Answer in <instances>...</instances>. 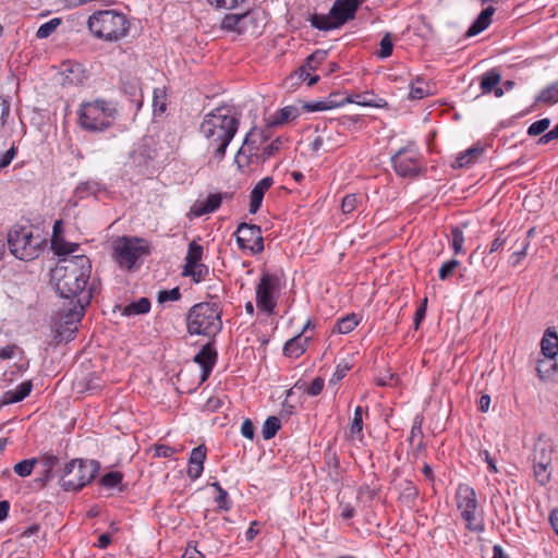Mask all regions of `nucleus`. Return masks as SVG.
I'll return each instance as SVG.
<instances>
[{"instance_id":"17","label":"nucleus","mask_w":558,"mask_h":558,"mask_svg":"<svg viewBox=\"0 0 558 558\" xmlns=\"http://www.w3.org/2000/svg\"><path fill=\"white\" fill-rule=\"evenodd\" d=\"M311 340V337L303 336V332H300L292 339L286 342L283 347V353L288 357L296 359L302 355Z\"/></svg>"},{"instance_id":"5","label":"nucleus","mask_w":558,"mask_h":558,"mask_svg":"<svg viewBox=\"0 0 558 558\" xmlns=\"http://www.w3.org/2000/svg\"><path fill=\"white\" fill-rule=\"evenodd\" d=\"M117 113L112 102L96 99L81 105L77 111L78 124L89 132H102L112 125Z\"/></svg>"},{"instance_id":"63","label":"nucleus","mask_w":558,"mask_h":558,"mask_svg":"<svg viewBox=\"0 0 558 558\" xmlns=\"http://www.w3.org/2000/svg\"><path fill=\"white\" fill-rule=\"evenodd\" d=\"M10 107L8 102L0 97V129L4 125L5 119L9 116Z\"/></svg>"},{"instance_id":"37","label":"nucleus","mask_w":558,"mask_h":558,"mask_svg":"<svg viewBox=\"0 0 558 558\" xmlns=\"http://www.w3.org/2000/svg\"><path fill=\"white\" fill-rule=\"evenodd\" d=\"M37 462L38 460L35 458L22 460L14 465L13 470L19 476L26 477L32 474Z\"/></svg>"},{"instance_id":"43","label":"nucleus","mask_w":558,"mask_h":558,"mask_svg":"<svg viewBox=\"0 0 558 558\" xmlns=\"http://www.w3.org/2000/svg\"><path fill=\"white\" fill-rule=\"evenodd\" d=\"M549 125H550V119L544 118V119L533 122L529 126L526 133L529 136H537V135L543 134L549 128Z\"/></svg>"},{"instance_id":"38","label":"nucleus","mask_w":558,"mask_h":558,"mask_svg":"<svg viewBox=\"0 0 558 558\" xmlns=\"http://www.w3.org/2000/svg\"><path fill=\"white\" fill-rule=\"evenodd\" d=\"M463 244H464L463 231L458 227L452 228L451 229V247L456 255L464 253Z\"/></svg>"},{"instance_id":"7","label":"nucleus","mask_w":558,"mask_h":558,"mask_svg":"<svg viewBox=\"0 0 558 558\" xmlns=\"http://www.w3.org/2000/svg\"><path fill=\"white\" fill-rule=\"evenodd\" d=\"M361 0H336L328 15L314 14L311 16V25L319 31L339 28L348 21L354 19Z\"/></svg>"},{"instance_id":"6","label":"nucleus","mask_w":558,"mask_h":558,"mask_svg":"<svg viewBox=\"0 0 558 558\" xmlns=\"http://www.w3.org/2000/svg\"><path fill=\"white\" fill-rule=\"evenodd\" d=\"M87 25L94 36L107 41H118L129 31V22L125 15L114 10L94 13L89 16Z\"/></svg>"},{"instance_id":"4","label":"nucleus","mask_w":558,"mask_h":558,"mask_svg":"<svg viewBox=\"0 0 558 558\" xmlns=\"http://www.w3.org/2000/svg\"><path fill=\"white\" fill-rule=\"evenodd\" d=\"M46 238L32 226L14 227L8 233L9 250L21 260H33L44 250Z\"/></svg>"},{"instance_id":"36","label":"nucleus","mask_w":558,"mask_h":558,"mask_svg":"<svg viewBox=\"0 0 558 558\" xmlns=\"http://www.w3.org/2000/svg\"><path fill=\"white\" fill-rule=\"evenodd\" d=\"M203 257V246L197 244L195 241L189 244L187 254L185 256V265L191 266L193 264L199 263Z\"/></svg>"},{"instance_id":"22","label":"nucleus","mask_w":558,"mask_h":558,"mask_svg":"<svg viewBox=\"0 0 558 558\" xmlns=\"http://www.w3.org/2000/svg\"><path fill=\"white\" fill-rule=\"evenodd\" d=\"M117 308L124 316H135L146 314L150 310V301L147 298H141L140 300L130 303L129 305H118Z\"/></svg>"},{"instance_id":"34","label":"nucleus","mask_w":558,"mask_h":558,"mask_svg":"<svg viewBox=\"0 0 558 558\" xmlns=\"http://www.w3.org/2000/svg\"><path fill=\"white\" fill-rule=\"evenodd\" d=\"M280 426V420L277 416H269L263 425V438L265 440L274 438L277 432L279 430Z\"/></svg>"},{"instance_id":"58","label":"nucleus","mask_w":558,"mask_h":558,"mask_svg":"<svg viewBox=\"0 0 558 558\" xmlns=\"http://www.w3.org/2000/svg\"><path fill=\"white\" fill-rule=\"evenodd\" d=\"M216 502L220 509L228 510L230 508L228 493L225 489H220V492H218Z\"/></svg>"},{"instance_id":"51","label":"nucleus","mask_w":558,"mask_h":558,"mask_svg":"<svg viewBox=\"0 0 558 558\" xmlns=\"http://www.w3.org/2000/svg\"><path fill=\"white\" fill-rule=\"evenodd\" d=\"M246 0H208L210 4L219 9L232 10L243 4Z\"/></svg>"},{"instance_id":"64","label":"nucleus","mask_w":558,"mask_h":558,"mask_svg":"<svg viewBox=\"0 0 558 558\" xmlns=\"http://www.w3.org/2000/svg\"><path fill=\"white\" fill-rule=\"evenodd\" d=\"M203 554L199 553L196 548L187 547L182 556V558H203Z\"/></svg>"},{"instance_id":"19","label":"nucleus","mask_w":558,"mask_h":558,"mask_svg":"<svg viewBox=\"0 0 558 558\" xmlns=\"http://www.w3.org/2000/svg\"><path fill=\"white\" fill-rule=\"evenodd\" d=\"M250 16H252V14L248 10L241 13L227 14L221 22V26L223 29L241 34L244 32L246 21Z\"/></svg>"},{"instance_id":"31","label":"nucleus","mask_w":558,"mask_h":558,"mask_svg":"<svg viewBox=\"0 0 558 558\" xmlns=\"http://www.w3.org/2000/svg\"><path fill=\"white\" fill-rule=\"evenodd\" d=\"M536 102L551 105L558 102V82L544 88L536 97Z\"/></svg>"},{"instance_id":"42","label":"nucleus","mask_w":558,"mask_h":558,"mask_svg":"<svg viewBox=\"0 0 558 558\" xmlns=\"http://www.w3.org/2000/svg\"><path fill=\"white\" fill-rule=\"evenodd\" d=\"M153 107L154 112L157 113H163L167 108L166 104V94L165 90L161 88H155L154 89V99H153Z\"/></svg>"},{"instance_id":"20","label":"nucleus","mask_w":558,"mask_h":558,"mask_svg":"<svg viewBox=\"0 0 558 558\" xmlns=\"http://www.w3.org/2000/svg\"><path fill=\"white\" fill-rule=\"evenodd\" d=\"M33 384L31 380L23 381L15 389L9 390L3 396V402L7 404L16 403L24 400L32 391Z\"/></svg>"},{"instance_id":"56","label":"nucleus","mask_w":558,"mask_h":558,"mask_svg":"<svg viewBox=\"0 0 558 558\" xmlns=\"http://www.w3.org/2000/svg\"><path fill=\"white\" fill-rule=\"evenodd\" d=\"M175 452L174 448L167 445H157L155 447V454L157 457L170 458Z\"/></svg>"},{"instance_id":"28","label":"nucleus","mask_w":558,"mask_h":558,"mask_svg":"<svg viewBox=\"0 0 558 558\" xmlns=\"http://www.w3.org/2000/svg\"><path fill=\"white\" fill-rule=\"evenodd\" d=\"M51 247L57 255H68L77 250V245L74 243H68L64 241L62 235L51 238Z\"/></svg>"},{"instance_id":"52","label":"nucleus","mask_w":558,"mask_h":558,"mask_svg":"<svg viewBox=\"0 0 558 558\" xmlns=\"http://www.w3.org/2000/svg\"><path fill=\"white\" fill-rule=\"evenodd\" d=\"M534 474L537 482L542 485L549 481V473L547 472V464L538 463L534 465Z\"/></svg>"},{"instance_id":"50","label":"nucleus","mask_w":558,"mask_h":558,"mask_svg":"<svg viewBox=\"0 0 558 558\" xmlns=\"http://www.w3.org/2000/svg\"><path fill=\"white\" fill-rule=\"evenodd\" d=\"M206 459V448L204 446L195 447L190 456L189 462L191 464H203Z\"/></svg>"},{"instance_id":"45","label":"nucleus","mask_w":558,"mask_h":558,"mask_svg":"<svg viewBox=\"0 0 558 558\" xmlns=\"http://www.w3.org/2000/svg\"><path fill=\"white\" fill-rule=\"evenodd\" d=\"M460 265V262L458 259H449L445 262L438 271V276L440 280L448 279L453 271L457 269V267Z\"/></svg>"},{"instance_id":"14","label":"nucleus","mask_w":558,"mask_h":558,"mask_svg":"<svg viewBox=\"0 0 558 558\" xmlns=\"http://www.w3.org/2000/svg\"><path fill=\"white\" fill-rule=\"evenodd\" d=\"M217 361V351L211 343L202 347L194 356V362L202 367V380H206L211 373Z\"/></svg>"},{"instance_id":"59","label":"nucleus","mask_w":558,"mask_h":558,"mask_svg":"<svg viewBox=\"0 0 558 558\" xmlns=\"http://www.w3.org/2000/svg\"><path fill=\"white\" fill-rule=\"evenodd\" d=\"M558 140V124L549 132L545 133L538 138V144L545 145L550 141Z\"/></svg>"},{"instance_id":"55","label":"nucleus","mask_w":558,"mask_h":558,"mask_svg":"<svg viewBox=\"0 0 558 558\" xmlns=\"http://www.w3.org/2000/svg\"><path fill=\"white\" fill-rule=\"evenodd\" d=\"M529 245H530L529 241L526 239L523 240V242L521 244V248L512 254L511 258H513V262H512L513 266L518 265L520 263V260L526 255V250H527Z\"/></svg>"},{"instance_id":"33","label":"nucleus","mask_w":558,"mask_h":558,"mask_svg":"<svg viewBox=\"0 0 558 558\" xmlns=\"http://www.w3.org/2000/svg\"><path fill=\"white\" fill-rule=\"evenodd\" d=\"M300 114L299 108L294 106H287L280 109L274 120V124H282L288 121L296 119Z\"/></svg>"},{"instance_id":"40","label":"nucleus","mask_w":558,"mask_h":558,"mask_svg":"<svg viewBox=\"0 0 558 558\" xmlns=\"http://www.w3.org/2000/svg\"><path fill=\"white\" fill-rule=\"evenodd\" d=\"M122 480H123V474L121 472L111 471V472L106 473L100 478V484L104 487L111 489V488L117 487L119 484H121Z\"/></svg>"},{"instance_id":"30","label":"nucleus","mask_w":558,"mask_h":558,"mask_svg":"<svg viewBox=\"0 0 558 558\" xmlns=\"http://www.w3.org/2000/svg\"><path fill=\"white\" fill-rule=\"evenodd\" d=\"M208 267L199 262L191 266H184L182 274L192 277L194 282H199L208 275Z\"/></svg>"},{"instance_id":"10","label":"nucleus","mask_w":558,"mask_h":558,"mask_svg":"<svg viewBox=\"0 0 558 558\" xmlns=\"http://www.w3.org/2000/svg\"><path fill=\"white\" fill-rule=\"evenodd\" d=\"M280 277L276 274L263 272L256 286L257 307L271 315L276 307L277 294L280 291Z\"/></svg>"},{"instance_id":"48","label":"nucleus","mask_w":558,"mask_h":558,"mask_svg":"<svg viewBox=\"0 0 558 558\" xmlns=\"http://www.w3.org/2000/svg\"><path fill=\"white\" fill-rule=\"evenodd\" d=\"M181 298V292L178 287L171 289V290H161L158 292V302L165 303L168 301H178Z\"/></svg>"},{"instance_id":"12","label":"nucleus","mask_w":558,"mask_h":558,"mask_svg":"<svg viewBox=\"0 0 558 558\" xmlns=\"http://www.w3.org/2000/svg\"><path fill=\"white\" fill-rule=\"evenodd\" d=\"M137 239L119 238L113 242V258L120 267L132 269L138 257L144 254Z\"/></svg>"},{"instance_id":"53","label":"nucleus","mask_w":558,"mask_h":558,"mask_svg":"<svg viewBox=\"0 0 558 558\" xmlns=\"http://www.w3.org/2000/svg\"><path fill=\"white\" fill-rule=\"evenodd\" d=\"M281 145H282V142H281L280 137H277L270 144L265 146L263 149V154H262L263 159L265 160V159H268L271 156H274L281 148Z\"/></svg>"},{"instance_id":"8","label":"nucleus","mask_w":558,"mask_h":558,"mask_svg":"<svg viewBox=\"0 0 558 558\" xmlns=\"http://www.w3.org/2000/svg\"><path fill=\"white\" fill-rule=\"evenodd\" d=\"M99 464L93 460L74 459L64 465L60 477L64 490H80L96 476Z\"/></svg>"},{"instance_id":"3","label":"nucleus","mask_w":558,"mask_h":558,"mask_svg":"<svg viewBox=\"0 0 558 558\" xmlns=\"http://www.w3.org/2000/svg\"><path fill=\"white\" fill-rule=\"evenodd\" d=\"M221 307L217 302H201L193 305L185 317L191 336L215 337L222 329Z\"/></svg>"},{"instance_id":"16","label":"nucleus","mask_w":558,"mask_h":558,"mask_svg":"<svg viewBox=\"0 0 558 558\" xmlns=\"http://www.w3.org/2000/svg\"><path fill=\"white\" fill-rule=\"evenodd\" d=\"M274 180L271 177L262 179L251 191L250 213L256 214L262 206L265 193L271 187Z\"/></svg>"},{"instance_id":"32","label":"nucleus","mask_w":558,"mask_h":558,"mask_svg":"<svg viewBox=\"0 0 558 558\" xmlns=\"http://www.w3.org/2000/svg\"><path fill=\"white\" fill-rule=\"evenodd\" d=\"M429 85L421 77L415 80V83L411 84L410 88V98L411 99H422L425 96L429 95Z\"/></svg>"},{"instance_id":"9","label":"nucleus","mask_w":558,"mask_h":558,"mask_svg":"<svg viewBox=\"0 0 558 558\" xmlns=\"http://www.w3.org/2000/svg\"><path fill=\"white\" fill-rule=\"evenodd\" d=\"M456 500L458 510L465 521L466 529L478 533L484 532L485 524L483 520H480L476 515L477 499L475 490L469 485L461 484L457 489Z\"/></svg>"},{"instance_id":"15","label":"nucleus","mask_w":558,"mask_h":558,"mask_svg":"<svg viewBox=\"0 0 558 558\" xmlns=\"http://www.w3.org/2000/svg\"><path fill=\"white\" fill-rule=\"evenodd\" d=\"M487 7L483 9L480 14L476 16L474 22L471 24L466 32V36L472 37L475 36L483 31H485L493 21V15L496 12L495 3H486Z\"/></svg>"},{"instance_id":"47","label":"nucleus","mask_w":558,"mask_h":558,"mask_svg":"<svg viewBox=\"0 0 558 558\" xmlns=\"http://www.w3.org/2000/svg\"><path fill=\"white\" fill-rule=\"evenodd\" d=\"M40 462L43 463V465L45 466V476L46 478H50L51 477V472H52V469L58 464L59 462V459L58 457L53 456V454H50V453H45L41 458H40Z\"/></svg>"},{"instance_id":"1","label":"nucleus","mask_w":558,"mask_h":558,"mask_svg":"<svg viewBox=\"0 0 558 558\" xmlns=\"http://www.w3.org/2000/svg\"><path fill=\"white\" fill-rule=\"evenodd\" d=\"M92 265L85 255L64 258L52 270V280L60 296L69 300V306L61 310V319L66 325L78 323L84 308L89 304L92 293L86 289Z\"/></svg>"},{"instance_id":"13","label":"nucleus","mask_w":558,"mask_h":558,"mask_svg":"<svg viewBox=\"0 0 558 558\" xmlns=\"http://www.w3.org/2000/svg\"><path fill=\"white\" fill-rule=\"evenodd\" d=\"M236 243L241 250H250L252 254L264 251V239L260 227L242 222L235 231Z\"/></svg>"},{"instance_id":"49","label":"nucleus","mask_w":558,"mask_h":558,"mask_svg":"<svg viewBox=\"0 0 558 558\" xmlns=\"http://www.w3.org/2000/svg\"><path fill=\"white\" fill-rule=\"evenodd\" d=\"M357 203L359 198L355 194L344 196L341 204L342 213L345 215L353 213L357 207Z\"/></svg>"},{"instance_id":"27","label":"nucleus","mask_w":558,"mask_h":558,"mask_svg":"<svg viewBox=\"0 0 558 558\" xmlns=\"http://www.w3.org/2000/svg\"><path fill=\"white\" fill-rule=\"evenodd\" d=\"M360 323V318L355 314H348L344 317L338 319L333 331L342 335L351 332Z\"/></svg>"},{"instance_id":"26","label":"nucleus","mask_w":558,"mask_h":558,"mask_svg":"<svg viewBox=\"0 0 558 558\" xmlns=\"http://www.w3.org/2000/svg\"><path fill=\"white\" fill-rule=\"evenodd\" d=\"M542 352L547 357H555L558 354V336L556 332H551L549 329L545 332L544 338L541 342Z\"/></svg>"},{"instance_id":"25","label":"nucleus","mask_w":558,"mask_h":558,"mask_svg":"<svg viewBox=\"0 0 558 558\" xmlns=\"http://www.w3.org/2000/svg\"><path fill=\"white\" fill-rule=\"evenodd\" d=\"M363 437V409L359 405L354 410V415L349 427V438L362 441Z\"/></svg>"},{"instance_id":"2","label":"nucleus","mask_w":558,"mask_h":558,"mask_svg":"<svg viewBox=\"0 0 558 558\" xmlns=\"http://www.w3.org/2000/svg\"><path fill=\"white\" fill-rule=\"evenodd\" d=\"M239 119L229 106H219L205 114L199 133L207 141L208 149L219 162L226 156V150L239 129Z\"/></svg>"},{"instance_id":"24","label":"nucleus","mask_w":558,"mask_h":558,"mask_svg":"<svg viewBox=\"0 0 558 558\" xmlns=\"http://www.w3.org/2000/svg\"><path fill=\"white\" fill-rule=\"evenodd\" d=\"M221 202H222V194H220V193L209 194L207 196V198L205 199V202L201 203L195 208L196 216H203V215H206L209 213H214L215 210H217L220 207Z\"/></svg>"},{"instance_id":"57","label":"nucleus","mask_w":558,"mask_h":558,"mask_svg":"<svg viewBox=\"0 0 558 558\" xmlns=\"http://www.w3.org/2000/svg\"><path fill=\"white\" fill-rule=\"evenodd\" d=\"M254 425L250 418L243 421L241 426V434L248 439H253L254 437Z\"/></svg>"},{"instance_id":"39","label":"nucleus","mask_w":558,"mask_h":558,"mask_svg":"<svg viewBox=\"0 0 558 558\" xmlns=\"http://www.w3.org/2000/svg\"><path fill=\"white\" fill-rule=\"evenodd\" d=\"M341 101H344V104H356L364 107H379V105L369 97V94H356L354 96L343 98Z\"/></svg>"},{"instance_id":"46","label":"nucleus","mask_w":558,"mask_h":558,"mask_svg":"<svg viewBox=\"0 0 558 558\" xmlns=\"http://www.w3.org/2000/svg\"><path fill=\"white\" fill-rule=\"evenodd\" d=\"M380 50L377 52V57L381 59H386L391 56L393 45L391 40V35L387 33L379 43Z\"/></svg>"},{"instance_id":"54","label":"nucleus","mask_w":558,"mask_h":558,"mask_svg":"<svg viewBox=\"0 0 558 558\" xmlns=\"http://www.w3.org/2000/svg\"><path fill=\"white\" fill-rule=\"evenodd\" d=\"M324 388V379L322 377H316L312 384L306 388V391L310 396L315 397L318 396Z\"/></svg>"},{"instance_id":"29","label":"nucleus","mask_w":558,"mask_h":558,"mask_svg":"<svg viewBox=\"0 0 558 558\" xmlns=\"http://www.w3.org/2000/svg\"><path fill=\"white\" fill-rule=\"evenodd\" d=\"M501 80L500 74L496 70L487 71L481 81V89L483 94H489L499 84Z\"/></svg>"},{"instance_id":"35","label":"nucleus","mask_w":558,"mask_h":558,"mask_svg":"<svg viewBox=\"0 0 558 558\" xmlns=\"http://www.w3.org/2000/svg\"><path fill=\"white\" fill-rule=\"evenodd\" d=\"M327 58V51L326 50H316L312 54H310L306 58L305 63L301 66L302 73L308 69V70H315L318 64L324 62Z\"/></svg>"},{"instance_id":"60","label":"nucleus","mask_w":558,"mask_h":558,"mask_svg":"<svg viewBox=\"0 0 558 558\" xmlns=\"http://www.w3.org/2000/svg\"><path fill=\"white\" fill-rule=\"evenodd\" d=\"M426 304H427V299H424L423 300V303L422 305L416 310L415 312V316H414V325H415V328L417 329L421 322L424 319L425 317V314H426Z\"/></svg>"},{"instance_id":"18","label":"nucleus","mask_w":558,"mask_h":558,"mask_svg":"<svg viewBox=\"0 0 558 558\" xmlns=\"http://www.w3.org/2000/svg\"><path fill=\"white\" fill-rule=\"evenodd\" d=\"M484 154V147L480 144H476L464 151H461L456 157L452 162L453 168H465L470 167L474 162L478 160V158Z\"/></svg>"},{"instance_id":"61","label":"nucleus","mask_w":558,"mask_h":558,"mask_svg":"<svg viewBox=\"0 0 558 558\" xmlns=\"http://www.w3.org/2000/svg\"><path fill=\"white\" fill-rule=\"evenodd\" d=\"M15 148L11 147L9 150H7L1 157H0V168H5L9 166L12 161V159L15 156Z\"/></svg>"},{"instance_id":"44","label":"nucleus","mask_w":558,"mask_h":558,"mask_svg":"<svg viewBox=\"0 0 558 558\" xmlns=\"http://www.w3.org/2000/svg\"><path fill=\"white\" fill-rule=\"evenodd\" d=\"M99 191V184L94 181H86L76 187V194L83 198L87 195H95Z\"/></svg>"},{"instance_id":"21","label":"nucleus","mask_w":558,"mask_h":558,"mask_svg":"<svg viewBox=\"0 0 558 558\" xmlns=\"http://www.w3.org/2000/svg\"><path fill=\"white\" fill-rule=\"evenodd\" d=\"M254 136V129L248 132L244 138L243 146L238 150L234 161L238 163L239 168H244L250 165L251 157L254 155L252 153L253 148H251V144L254 142L252 137Z\"/></svg>"},{"instance_id":"62","label":"nucleus","mask_w":558,"mask_h":558,"mask_svg":"<svg viewBox=\"0 0 558 558\" xmlns=\"http://www.w3.org/2000/svg\"><path fill=\"white\" fill-rule=\"evenodd\" d=\"M203 470H204L203 464H191L189 462L187 475L190 476V478L196 480L202 475Z\"/></svg>"},{"instance_id":"41","label":"nucleus","mask_w":558,"mask_h":558,"mask_svg":"<svg viewBox=\"0 0 558 558\" xmlns=\"http://www.w3.org/2000/svg\"><path fill=\"white\" fill-rule=\"evenodd\" d=\"M59 25H60L59 19H52V20L44 23L37 29L36 37L40 38V39L49 37L57 29V27Z\"/></svg>"},{"instance_id":"11","label":"nucleus","mask_w":558,"mask_h":558,"mask_svg":"<svg viewBox=\"0 0 558 558\" xmlns=\"http://www.w3.org/2000/svg\"><path fill=\"white\" fill-rule=\"evenodd\" d=\"M396 173L402 178H414L422 171L421 154L413 146L400 148L391 156Z\"/></svg>"},{"instance_id":"23","label":"nucleus","mask_w":558,"mask_h":558,"mask_svg":"<svg viewBox=\"0 0 558 558\" xmlns=\"http://www.w3.org/2000/svg\"><path fill=\"white\" fill-rule=\"evenodd\" d=\"M332 96H336V94H330L328 96V98H326L324 100L303 102L302 108L306 112H315V111L329 110V109L344 105V101L332 100Z\"/></svg>"}]
</instances>
